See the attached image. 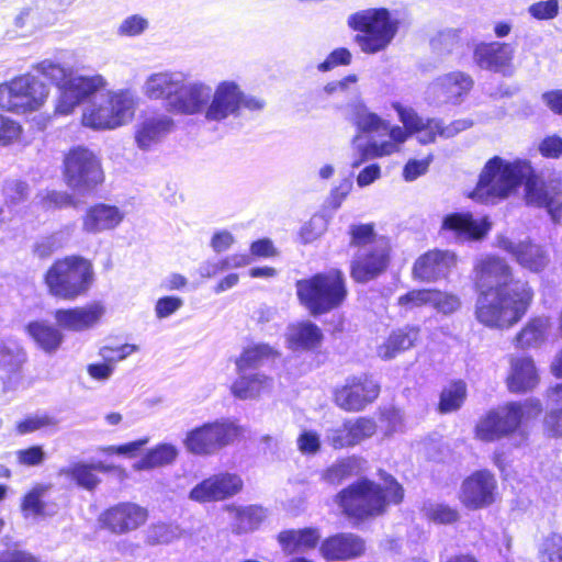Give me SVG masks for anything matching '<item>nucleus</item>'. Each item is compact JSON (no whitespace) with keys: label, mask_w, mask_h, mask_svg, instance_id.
<instances>
[{"label":"nucleus","mask_w":562,"mask_h":562,"mask_svg":"<svg viewBox=\"0 0 562 562\" xmlns=\"http://www.w3.org/2000/svg\"><path fill=\"white\" fill-rule=\"evenodd\" d=\"M476 321L492 329H509L530 310L535 289L528 280L518 278L509 262L497 255H486L473 268Z\"/></svg>","instance_id":"obj_1"},{"label":"nucleus","mask_w":562,"mask_h":562,"mask_svg":"<svg viewBox=\"0 0 562 562\" xmlns=\"http://www.w3.org/2000/svg\"><path fill=\"white\" fill-rule=\"evenodd\" d=\"M380 484L369 477H360L333 497L339 514L353 527L375 520L387 514L391 506L404 502V486L391 473L379 470Z\"/></svg>","instance_id":"obj_2"},{"label":"nucleus","mask_w":562,"mask_h":562,"mask_svg":"<svg viewBox=\"0 0 562 562\" xmlns=\"http://www.w3.org/2000/svg\"><path fill=\"white\" fill-rule=\"evenodd\" d=\"M94 282L93 262L78 254L56 258L43 273L47 294L63 302L87 296Z\"/></svg>","instance_id":"obj_3"},{"label":"nucleus","mask_w":562,"mask_h":562,"mask_svg":"<svg viewBox=\"0 0 562 562\" xmlns=\"http://www.w3.org/2000/svg\"><path fill=\"white\" fill-rule=\"evenodd\" d=\"M295 292L299 303L312 316H322L345 304L349 288L345 272L330 268L296 280Z\"/></svg>","instance_id":"obj_4"},{"label":"nucleus","mask_w":562,"mask_h":562,"mask_svg":"<svg viewBox=\"0 0 562 562\" xmlns=\"http://www.w3.org/2000/svg\"><path fill=\"white\" fill-rule=\"evenodd\" d=\"M533 171L528 160L507 161L499 156H493L483 166L471 198L484 203L505 200L525 184Z\"/></svg>","instance_id":"obj_5"},{"label":"nucleus","mask_w":562,"mask_h":562,"mask_svg":"<svg viewBox=\"0 0 562 562\" xmlns=\"http://www.w3.org/2000/svg\"><path fill=\"white\" fill-rule=\"evenodd\" d=\"M527 409L541 413V402L537 398L525 402L510 401L488 409L474 426L475 439L483 442H494L512 437L520 429Z\"/></svg>","instance_id":"obj_6"},{"label":"nucleus","mask_w":562,"mask_h":562,"mask_svg":"<svg viewBox=\"0 0 562 562\" xmlns=\"http://www.w3.org/2000/svg\"><path fill=\"white\" fill-rule=\"evenodd\" d=\"M348 26L358 32L353 41L366 54L385 49L397 32V21L385 8L358 11L348 18Z\"/></svg>","instance_id":"obj_7"},{"label":"nucleus","mask_w":562,"mask_h":562,"mask_svg":"<svg viewBox=\"0 0 562 562\" xmlns=\"http://www.w3.org/2000/svg\"><path fill=\"white\" fill-rule=\"evenodd\" d=\"M61 175L66 186L81 194L94 192L105 180L101 159L82 145L72 146L65 153Z\"/></svg>","instance_id":"obj_8"},{"label":"nucleus","mask_w":562,"mask_h":562,"mask_svg":"<svg viewBox=\"0 0 562 562\" xmlns=\"http://www.w3.org/2000/svg\"><path fill=\"white\" fill-rule=\"evenodd\" d=\"M243 428L229 419H215L190 429L183 439L186 449L195 456H212L233 445Z\"/></svg>","instance_id":"obj_9"},{"label":"nucleus","mask_w":562,"mask_h":562,"mask_svg":"<svg viewBox=\"0 0 562 562\" xmlns=\"http://www.w3.org/2000/svg\"><path fill=\"white\" fill-rule=\"evenodd\" d=\"M45 85L30 75H21L0 85V109L14 114L37 111L46 102Z\"/></svg>","instance_id":"obj_10"},{"label":"nucleus","mask_w":562,"mask_h":562,"mask_svg":"<svg viewBox=\"0 0 562 562\" xmlns=\"http://www.w3.org/2000/svg\"><path fill=\"white\" fill-rule=\"evenodd\" d=\"M392 108L398 115L403 127L398 125L391 126L389 130L390 140L382 143L369 142L359 149V158L352 164L358 167L364 161L374 158L390 156L400 150V146L404 144L413 134L420 128V124L426 120L411 106H404L400 102H394Z\"/></svg>","instance_id":"obj_11"},{"label":"nucleus","mask_w":562,"mask_h":562,"mask_svg":"<svg viewBox=\"0 0 562 562\" xmlns=\"http://www.w3.org/2000/svg\"><path fill=\"white\" fill-rule=\"evenodd\" d=\"M381 394V384L371 373L348 376L334 387L331 400L335 406L346 413H361L374 404Z\"/></svg>","instance_id":"obj_12"},{"label":"nucleus","mask_w":562,"mask_h":562,"mask_svg":"<svg viewBox=\"0 0 562 562\" xmlns=\"http://www.w3.org/2000/svg\"><path fill=\"white\" fill-rule=\"evenodd\" d=\"M135 101L127 91L110 92L101 104L82 115V123L93 130L115 128L134 116Z\"/></svg>","instance_id":"obj_13"},{"label":"nucleus","mask_w":562,"mask_h":562,"mask_svg":"<svg viewBox=\"0 0 562 562\" xmlns=\"http://www.w3.org/2000/svg\"><path fill=\"white\" fill-rule=\"evenodd\" d=\"M149 512L134 502H119L104 508L99 517V527L111 535L122 536L134 532L146 525Z\"/></svg>","instance_id":"obj_14"},{"label":"nucleus","mask_w":562,"mask_h":562,"mask_svg":"<svg viewBox=\"0 0 562 562\" xmlns=\"http://www.w3.org/2000/svg\"><path fill=\"white\" fill-rule=\"evenodd\" d=\"M525 201L528 205L543 207L554 221L562 216V177L542 179L535 170L525 181Z\"/></svg>","instance_id":"obj_15"},{"label":"nucleus","mask_w":562,"mask_h":562,"mask_svg":"<svg viewBox=\"0 0 562 562\" xmlns=\"http://www.w3.org/2000/svg\"><path fill=\"white\" fill-rule=\"evenodd\" d=\"M496 496L495 475L487 469H480L463 479L458 498L464 508L479 510L493 505Z\"/></svg>","instance_id":"obj_16"},{"label":"nucleus","mask_w":562,"mask_h":562,"mask_svg":"<svg viewBox=\"0 0 562 562\" xmlns=\"http://www.w3.org/2000/svg\"><path fill=\"white\" fill-rule=\"evenodd\" d=\"M392 260V245L386 237H380L375 246L355 257L349 273L356 283H367L383 274Z\"/></svg>","instance_id":"obj_17"},{"label":"nucleus","mask_w":562,"mask_h":562,"mask_svg":"<svg viewBox=\"0 0 562 562\" xmlns=\"http://www.w3.org/2000/svg\"><path fill=\"white\" fill-rule=\"evenodd\" d=\"M244 488V481L237 473L222 471L203 479L189 493L196 503H215L229 499Z\"/></svg>","instance_id":"obj_18"},{"label":"nucleus","mask_w":562,"mask_h":562,"mask_svg":"<svg viewBox=\"0 0 562 562\" xmlns=\"http://www.w3.org/2000/svg\"><path fill=\"white\" fill-rule=\"evenodd\" d=\"M376 431L378 425L372 417L345 418L338 426L328 429L326 442L333 450L350 449L370 439Z\"/></svg>","instance_id":"obj_19"},{"label":"nucleus","mask_w":562,"mask_h":562,"mask_svg":"<svg viewBox=\"0 0 562 562\" xmlns=\"http://www.w3.org/2000/svg\"><path fill=\"white\" fill-rule=\"evenodd\" d=\"M396 305L406 312L431 306L438 313L450 315L460 308L461 301L458 295L437 288H415L400 295Z\"/></svg>","instance_id":"obj_20"},{"label":"nucleus","mask_w":562,"mask_h":562,"mask_svg":"<svg viewBox=\"0 0 562 562\" xmlns=\"http://www.w3.org/2000/svg\"><path fill=\"white\" fill-rule=\"evenodd\" d=\"M106 85L101 75L75 76L72 72L59 89L55 112L70 114L81 102L93 95Z\"/></svg>","instance_id":"obj_21"},{"label":"nucleus","mask_w":562,"mask_h":562,"mask_svg":"<svg viewBox=\"0 0 562 562\" xmlns=\"http://www.w3.org/2000/svg\"><path fill=\"white\" fill-rule=\"evenodd\" d=\"M457 266V256L447 249L434 248L416 258L412 266V278L424 283H435L448 278Z\"/></svg>","instance_id":"obj_22"},{"label":"nucleus","mask_w":562,"mask_h":562,"mask_svg":"<svg viewBox=\"0 0 562 562\" xmlns=\"http://www.w3.org/2000/svg\"><path fill=\"white\" fill-rule=\"evenodd\" d=\"M319 553L327 562H346L360 559L366 554V540L350 531H340L327 536L319 544Z\"/></svg>","instance_id":"obj_23"},{"label":"nucleus","mask_w":562,"mask_h":562,"mask_svg":"<svg viewBox=\"0 0 562 562\" xmlns=\"http://www.w3.org/2000/svg\"><path fill=\"white\" fill-rule=\"evenodd\" d=\"M104 314L99 302L85 305L59 307L53 312L55 324L63 331L81 333L94 327Z\"/></svg>","instance_id":"obj_24"},{"label":"nucleus","mask_w":562,"mask_h":562,"mask_svg":"<svg viewBox=\"0 0 562 562\" xmlns=\"http://www.w3.org/2000/svg\"><path fill=\"white\" fill-rule=\"evenodd\" d=\"M492 229L487 215L475 217L471 212H452L443 216L440 231L451 233L456 238L467 241L484 239Z\"/></svg>","instance_id":"obj_25"},{"label":"nucleus","mask_w":562,"mask_h":562,"mask_svg":"<svg viewBox=\"0 0 562 562\" xmlns=\"http://www.w3.org/2000/svg\"><path fill=\"white\" fill-rule=\"evenodd\" d=\"M515 48L510 43L480 42L473 49V61L480 68L508 75L513 70Z\"/></svg>","instance_id":"obj_26"},{"label":"nucleus","mask_w":562,"mask_h":562,"mask_svg":"<svg viewBox=\"0 0 562 562\" xmlns=\"http://www.w3.org/2000/svg\"><path fill=\"white\" fill-rule=\"evenodd\" d=\"M241 90L234 81H222L217 85L212 101L206 108L205 119L223 121L240 111Z\"/></svg>","instance_id":"obj_27"},{"label":"nucleus","mask_w":562,"mask_h":562,"mask_svg":"<svg viewBox=\"0 0 562 562\" xmlns=\"http://www.w3.org/2000/svg\"><path fill=\"white\" fill-rule=\"evenodd\" d=\"M209 94L210 89L202 83H186L179 80L167 111L186 115L199 113L205 105Z\"/></svg>","instance_id":"obj_28"},{"label":"nucleus","mask_w":562,"mask_h":562,"mask_svg":"<svg viewBox=\"0 0 562 562\" xmlns=\"http://www.w3.org/2000/svg\"><path fill=\"white\" fill-rule=\"evenodd\" d=\"M510 369L505 379L507 390L513 394H525L537 387L540 376L530 356L510 359Z\"/></svg>","instance_id":"obj_29"},{"label":"nucleus","mask_w":562,"mask_h":562,"mask_svg":"<svg viewBox=\"0 0 562 562\" xmlns=\"http://www.w3.org/2000/svg\"><path fill=\"white\" fill-rule=\"evenodd\" d=\"M124 218V213L112 204L94 203L87 207L82 215V231L88 234H99L117 227Z\"/></svg>","instance_id":"obj_30"},{"label":"nucleus","mask_w":562,"mask_h":562,"mask_svg":"<svg viewBox=\"0 0 562 562\" xmlns=\"http://www.w3.org/2000/svg\"><path fill=\"white\" fill-rule=\"evenodd\" d=\"M115 469L112 464H105L101 461L95 463L72 462L58 470V475L74 482L78 487L86 491H94L101 483L98 473H111Z\"/></svg>","instance_id":"obj_31"},{"label":"nucleus","mask_w":562,"mask_h":562,"mask_svg":"<svg viewBox=\"0 0 562 562\" xmlns=\"http://www.w3.org/2000/svg\"><path fill=\"white\" fill-rule=\"evenodd\" d=\"M229 386L231 394L240 401L259 400L273 390V379L262 372L237 373Z\"/></svg>","instance_id":"obj_32"},{"label":"nucleus","mask_w":562,"mask_h":562,"mask_svg":"<svg viewBox=\"0 0 562 562\" xmlns=\"http://www.w3.org/2000/svg\"><path fill=\"white\" fill-rule=\"evenodd\" d=\"M472 125L473 121L470 119H458L449 124H445L442 120L428 117L413 135H416V139L420 145H430L436 143L438 137L445 139L452 138L461 132L469 130Z\"/></svg>","instance_id":"obj_33"},{"label":"nucleus","mask_w":562,"mask_h":562,"mask_svg":"<svg viewBox=\"0 0 562 562\" xmlns=\"http://www.w3.org/2000/svg\"><path fill=\"white\" fill-rule=\"evenodd\" d=\"M506 250L520 267L533 273L543 272L550 263L548 251L541 245L531 240L510 244L506 247Z\"/></svg>","instance_id":"obj_34"},{"label":"nucleus","mask_w":562,"mask_h":562,"mask_svg":"<svg viewBox=\"0 0 562 562\" xmlns=\"http://www.w3.org/2000/svg\"><path fill=\"white\" fill-rule=\"evenodd\" d=\"M25 333L38 349L48 355L55 353L61 347L65 338L56 324L53 325L43 319L27 323Z\"/></svg>","instance_id":"obj_35"},{"label":"nucleus","mask_w":562,"mask_h":562,"mask_svg":"<svg viewBox=\"0 0 562 562\" xmlns=\"http://www.w3.org/2000/svg\"><path fill=\"white\" fill-rule=\"evenodd\" d=\"M277 540L288 554L315 549L321 544V535L316 528L286 529L278 533Z\"/></svg>","instance_id":"obj_36"},{"label":"nucleus","mask_w":562,"mask_h":562,"mask_svg":"<svg viewBox=\"0 0 562 562\" xmlns=\"http://www.w3.org/2000/svg\"><path fill=\"white\" fill-rule=\"evenodd\" d=\"M420 338V327L405 325L394 329L379 348L381 358L389 360L413 348Z\"/></svg>","instance_id":"obj_37"},{"label":"nucleus","mask_w":562,"mask_h":562,"mask_svg":"<svg viewBox=\"0 0 562 562\" xmlns=\"http://www.w3.org/2000/svg\"><path fill=\"white\" fill-rule=\"evenodd\" d=\"M50 488V483H36L22 496L20 509L25 517H46L53 516L56 513V504L46 503L43 499Z\"/></svg>","instance_id":"obj_38"},{"label":"nucleus","mask_w":562,"mask_h":562,"mask_svg":"<svg viewBox=\"0 0 562 562\" xmlns=\"http://www.w3.org/2000/svg\"><path fill=\"white\" fill-rule=\"evenodd\" d=\"M323 340L322 329L311 321L296 323L288 336V345L293 350H316L322 346Z\"/></svg>","instance_id":"obj_39"},{"label":"nucleus","mask_w":562,"mask_h":562,"mask_svg":"<svg viewBox=\"0 0 562 562\" xmlns=\"http://www.w3.org/2000/svg\"><path fill=\"white\" fill-rule=\"evenodd\" d=\"M550 325L547 316L530 317L515 335L516 347L525 350L540 346L548 337Z\"/></svg>","instance_id":"obj_40"},{"label":"nucleus","mask_w":562,"mask_h":562,"mask_svg":"<svg viewBox=\"0 0 562 562\" xmlns=\"http://www.w3.org/2000/svg\"><path fill=\"white\" fill-rule=\"evenodd\" d=\"M362 459L351 454L340 457L321 472V480L329 485H339L361 471Z\"/></svg>","instance_id":"obj_41"},{"label":"nucleus","mask_w":562,"mask_h":562,"mask_svg":"<svg viewBox=\"0 0 562 562\" xmlns=\"http://www.w3.org/2000/svg\"><path fill=\"white\" fill-rule=\"evenodd\" d=\"M468 397V385L462 379L449 381L439 393L436 411L442 415L459 411Z\"/></svg>","instance_id":"obj_42"},{"label":"nucleus","mask_w":562,"mask_h":562,"mask_svg":"<svg viewBox=\"0 0 562 562\" xmlns=\"http://www.w3.org/2000/svg\"><path fill=\"white\" fill-rule=\"evenodd\" d=\"M279 352L269 344L259 342L245 347L239 356L235 359L236 372L243 373L247 370L255 369L265 361L274 359Z\"/></svg>","instance_id":"obj_43"},{"label":"nucleus","mask_w":562,"mask_h":562,"mask_svg":"<svg viewBox=\"0 0 562 562\" xmlns=\"http://www.w3.org/2000/svg\"><path fill=\"white\" fill-rule=\"evenodd\" d=\"M179 80L175 78L171 72H157L150 75L145 83V94L149 99L165 100L166 108L169 106V101L177 89Z\"/></svg>","instance_id":"obj_44"},{"label":"nucleus","mask_w":562,"mask_h":562,"mask_svg":"<svg viewBox=\"0 0 562 562\" xmlns=\"http://www.w3.org/2000/svg\"><path fill=\"white\" fill-rule=\"evenodd\" d=\"M178 451L170 443H159L149 449L135 464L136 470H151L172 463Z\"/></svg>","instance_id":"obj_45"},{"label":"nucleus","mask_w":562,"mask_h":562,"mask_svg":"<svg viewBox=\"0 0 562 562\" xmlns=\"http://www.w3.org/2000/svg\"><path fill=\"white\" fill-rule=\"evenodd\" d=\"M172 121L170 119H151L143 122L136 131V142L143 149L148 148L153 143L159 139L162 133L170 130Z\"/></svg>","instance_id":"obj_46"},{"label":"nucleus","mask_w":562,"mask_h":562,"mask_svg":"<svg viewBox=\"0 0 562 562\" xmlns=\"http://www.w3.org/2000/svg\"><path fill=\"white\" fill-rule=\"evenodd\" d=\"M227 510L235 516L236 521L233 525V532L236 535L256 529L261 521V508L259 506L238 507L229 505Z\"/></svg>","instance_id":"obj_47"},{"label":"nucleus","mask_w":562,"mask_h":562,"mask_svg":"<svg viewBox=\"0 0 562 562\" xmlns=\"http://www.w3.org/2000/svg\"><path fill=\"white\" fill-rule=\"evenodd\" d=\"M439 86L446 93L462 97L474 86L472 77L463 71H451L439 78Z\"/></svg>","instance_id":"obj_48"},{"label":"nucleus","mask_w":562,"mask_h":562,"mask_svg":"<svg viewBox=\"0 0 562 562\" xmlns=\"http://www.w3.org/2000/svg\"><path fill=\"white\" fill-rule=\"evenodd\" d=\"M31 192V187L23 179H7L1 187L3 202L7 206H15L24 203Z\"/></svg>","instance_id":"obj_49"},{"label":"nucleus","mask_w":562,"mask_h":562,"mask_svg":"<svg viewBox=\"0 0 562 562\" xmlns=\"http://www.w3.org/2000/svg\"><path fill=\"white\" fill-rule=\"evenodd\" d=\"M349 245L353 248H362L367 245L375 246L381 236L375 233L374 223L353 224L349 227Z\"/></svg>","instance_id":"obj_50"},{"label":"nucleus","mask_w":562,"mask_h":562,"mask_svg":"<svg viewBox=\"0 0 562 562\" xmlns=\"http://www.w3.org/2000/svg\"><path fill=\"white\" fill-rule=\"evenodd\" d=\"M41 207L48 212L67 207H77L78 202L72 194L65 191H47L40 198Z\"/></svg>","instance_id":"obj_51"},{"label":"nucleus","mask_w":562,"mask_h":562,"mask_svg":"<svg viewBox=\"0 0 562 562\" xmlns=\"http://www.w3.org/2000/svg\"><path fill=\"white\" fill-rule=\"evenodd\" d=\"M56 425L57 420L48 414L29 415L18 422L14 429L18 435L23 436L42 429L53 428Z\"/></svg>","instance_id":"obj_52"},{"label":"nucleus","mask_w":562,"mask_h":562,"mask_svg":"<svg viewBox=\"0 0 562 562\" xmlns=\"http://www.w3.org/2000/svg\"><path fill=\"white\" fill-rule=\"evenodd\" d=\"M427 519L437 525H454L461 516L458 508L448 504H436L426 512Z\"/></svg>","instance_id":"obj_53"},{"label":"nucleus","mask_w":562,"mask_h":562,"mask_svg":"<svg viewBox=\"0 0 562 562\" xmlns=\"http://www.w3.org/2000/svg\"><path fill=\"white\" fill-rule=\"evenodd\" d=\"M23 126L20 122L0 114V147H9L21 140Z\"/></svg>","instance_id":"obj_54"},{"label":"nucleus","mask_w":562,"mask_h":562,"mask_svg":"<svg viewBox=\"0 0 562 562\" xmlns=\"http://www.w3.org/2000/svg\"><path fill=\"white\" fill-rule=\"evenodd\" d=\"M36 69L53 85H55L58 88V90L61 88L64 81H66V79L71 74V71L67 70L60 64L47 59L38 63Z\"/></svg>","instance_id":"obj_55"},{"label":"nucleus","mask_w":562,"mask_h":562,"mask_svg":"<svg viewBox=\"0 0 562 562\" xmlns=\"http://www.w3.org/2000/svg\"><path fill=\"white\" fill-rule=\"evenodd\" d=\"M357 127L361 133L364 134H372L376 133L379 135H389V130L391 126L389 123L384 120H382L378 114L375 113H364L361 116H359L357 121Z\"/></svg>","instance_id":"obj_56"},{"label":"nucleus","mask_w":562,"mask_h":562,"mask_svg":"<svg viewBox=\"0 0 562 562\" xmlns=\"http://www.w3.org/2000/svg\"><path fill=\"white\" fill-rule=\"evenodd\" d=\"M434 160V154H428L423 159H409L403 167L402 176L406 181H414L425 175Z\"/></svg>","instance_id":"obj_57"},{"label":"nucleus","mask_w":562,"mask_h":562,"mask_svg":"<svg viewBox=\"0 0 562 562\" xmlns=\"http://www.w3.org/2000/svg\"><path fill=\"white\" fill-rule=\"evenodd\" d=\"M16 461L24 467H38L45 460V452L42 446L34 445L16 451Z\"/></svg>","instance_id":"obj_58"},{"label":"nucleus","mask_w":562,"mask_h":562,"mask_svg":"<svg viewBox=\"0 0 562 562\" xmlns=\"http://www.w3.org/2000/svg\"><path fill=\"white\" fill-rule=\"evenodd\" d=\"M529 14L536 20H551L559 13L558 0L538 1L528 8Z\"/></svg>","instance_id":"obj_59"},{"label":"nucleus","mask_w":562,"mask_h":562,"mask_svg":"<svg viewBox=\"0 0 562 562\" xmlns=\"http://www.w3.org/2000/svg\"><path fill=\"white\" fill-rule=\"evenodd\" d=\"M352 59L351 53L345 47H339L329 53L317 68L321 71H328L338 66H348Z\"/></svg>","instance_id":"obj_60"},{"label":"nucleus","mask_w":562,"mask_h":562,"mask_svg":"<svg viewBox=\"0 0 562 562\" xmlns=\"http://www.w3.org/2000/svg\"><path fill=\"white\" fill-rule=\"evenodd\" d=\"M540 155L548 159H559L562 156V137L559 135L546 136L539 144Z\"/></svg>","instance_id":"obj_61"},{"label":"nucleus","mask_w":562,"mask_h":562,"mask_svg":"<svg viewBox=\"0 0 562 562\" xmlns=\"http://www.w3.org/2000/svg\"><path fill=\"white\" fill-rule=\"evenodd\" d=\"M460 42V34L456 30L442 31L432 40L434 46L445 53H451Z\"/></svg>","instance_id":"obj_62"},{"label":"nucleus","mask_w":562,"mask_h":562,"mask_svg":"<svg viewBox=\"0 0 562 562\" xmlns=\"http://www.w3.org/2000/svg\"><path fill=\"white\" fill-rule=\"evenodd\" d=\"M148 23L147 20L140 15L134 14L126 18L120 25L117 33L122 36H137L143 33Z\"/></svg>","instance_id":"obj_63"},{"label":"nucleus","mask_w":562,"mask_h":562,"mask_svg":"<svg viewBox=\"0 0 562 562\" xmlns=\"http://www.w3.org/2000/svg\"><path fill=\"white\" fill-rule=\"evenodd\" d=\"M544 430L550 437L562 438V407L552 408L544 419Z\"/></svg>","instance_id":"obj_64"}]
</instances>
